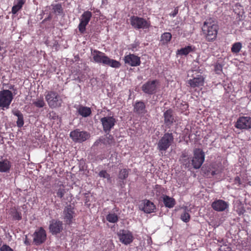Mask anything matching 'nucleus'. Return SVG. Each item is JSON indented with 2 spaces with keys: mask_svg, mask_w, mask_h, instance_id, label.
Here are the masks:
<instances>
[{
  "mask_svg": "<svg viewBox=\"0 0 251 251\" xmlns=\"http://www.w3.org/2000/svg\"><path fill=\"white\" fill-rule=\"evenodd\" d=\"M219 26L212 18L207 19L202 26V32L208 42H213L217 36Z\"/></svg>",
  "mask_w": 251,
  "mask_h": 251,
  "instance_id": "1",
  "label": "nucleus"
},
{
  "mask_svg": "<svg viewBox=\"0 0 251 251\" xmlns=\"http://www.w3.org/2000/svg\"><path fill=\"white\" fill-rule=\"evenodd\" d=\"M45 98L49 106L51 108L59 107L61 106L62 100L60 96L55 91H50L47 92Z\"/></svg>",
  "mask_w": 251,
  "mask_h": 251,
  "instance_id": "2",
  "label": "nucleus"
},
{
  "mask_svg": "<svg viewBox=\"0 0 251 251\" xmlns=\"http://www.w3.org/2000/svg\"><path fill=\"white\" fill-rule=\"evenodd\" d=\"M13 99V95L11 91L3 90L0 91V107L3 110L9 108Z\"/></svg>",
  "mask_w": 251,
  "mask_h": 251,
  "instance_id": "3",
  "label": "nucleus"
},
{
  "mask_svg": "<svg viewBox=\"0 0 251 251\" xmlns=\"http://www.w3.org/2000/svg\"><path fill=\"white\" fill-rule=\"evenodd\" d=\"M130 23L131 26L135 29H146L151 26L150 21L137 16H131L130 18Z\"/></svg>",
  "mask_w": 251,
  "mask_h": 251,
  "instance_id": "4",
  "label": "nucleus"
},
{
  "mask_svg": "<svg viewBox=\"0 0 251 251\" xmlns=\"http://www.w3.org/2000/svg\"><path fill=\"white\" fill-rule=\"evenodd\" d=\"M174 139L172 133H165L157 143V149L160 151H166L173 143Z\"/></svg>",
  "mask_w": 251,
  "mask_h": 251,
  "instance_id": "5",
  "label": "nucleus"
},
{
  "mask_svg": "<svg viewBox=\"0 0 251 251\" xmlns=\"http://www.w3.org/2000/svg\"><path fill=\"white\" fill-rule=\"evenodd\" d=\"M193 154L191 160L192 166L194 169H198L201 168L204 161V152L201 149H195L194 150Z\"/></svg>",
  "mask_w": 251,
  "mask_h": 251,
  "instance_id": "6",
  "label": "nucleus"
},
{
  "mask_svg": "<svg viewBox=\"0 0 251 251\" xmlns=\"http://www.w3.org/2000/svg\"><path fill=\"white\" fill-rule=\"evenodd\" d=\"M70 136L74 142L82 143L90 137V134L85 131L76 129L70 132Z\"/></svg>",
  "mask_w": 251,
  "mask_h": 251,
  "instance_id": "7",
  "label": "nucleus"
},
{
  "mask_svg": "<svg viewBox=\"0 0 251 251\" xmlns=\"http://www.w3.org/2000/svg\"><path fill=\"white\" fill-rule=\"evenodd\" d=\"M117 236L119 241L125 245H129L134 240L132 233L128 230H120L117 232Z\"/></svg>",
  "mask_w": 251,
  "mask_h": 251,
  "instance_id": "8",
  "label": "nucleus"
},
{
  "mask_svg": "<svg viewBox=\"0 0 251 251\" xmlns=\"http://www.w3.org/2000/svg\"><path fill=\"white\" fill-rule=\"evenodd\" d=\"M92 13L90 11H84L79 18V24L78 25L79 31L83 34L85 32L86 27L91 20Z\"/></svg>",
  "mask_w": 251,
  "mask_h": 251,
  "instance_id": "9",
  "label": "nucleus"
},
{
  "mask_svg": "<svg viewBox=\"0 0 251 251\" xmlns=\"http://www.w3.org/2000/svg\"><path fill=\"white\" fill-rule=\"evenodd\" d=\"M103 130L106 133H109L110 130L114 127L116 120L113 116L104 117L100 119Z\"/></svg>",
  "mask_w": 251,
  "mask_h": 251,
  "instance_id": "10",
  "label": "nucleus"
},
{
  "mask_svg": "<svg viewBox=\"0 0 251 251\" xmlns=\"http://www.w3.org/2000/svg\"><path fill=\"white\" fill-rule=\"evenodd\" d=\"M33 236V242L36 245H39L44 243L47 239L46 232L42 227L36 230Z\"/></svg>",
  "mask_w": 251,
  "mask_h": 251,
  "instance_id": "11",
  "label": "nucleus"
},
{
  "mask_svg": "<svg viewBox=\"0 0 251 251\" xmlns=\"http://www.w3.org/2000/svg\"><path fill=\"white\" fill-rule=\"evenodd\" d=\"M235 126L240 129L251 128V117L248 116L239 117L235 123Z\"/></svg>",
  "mask_w": 251,
  "mask_h": 251,
  "instance_id": "12",
  "label": "nucleus"
},
{
  "mask_svg": "<svg viewBox=\"0 0 251 251\" xmlns=\"http://www.w3.org/2000/svg\"><path fill=\"white\" fill-rule=\"evenodd\" d=\"M63 228L62 221L57 219H52L50 221L49 230L53 235L61 232Z\"/></svg>",
  "mask_w": 251,
  "mask_h": 251,
  "instance_id": "13",
  "label": "nucleus"
},
{
  "mask_svg": "<svg viewBox=\"0 0 251 251\" xmlns=\"http://www.w3.org/2000/svg\"><path fill=\"white\" fill-rule=\"evenodd\" d=\"M124 61L126 64L132 67L138 66L141 64L140 58L134 54H129L125 55Z\"/></svg>",
  "mask_w": 251,
  "mask_h": 251,
  "instance_id": "14",
  "label": "nucleus"
},
{
  "mask_svg": "<svg viewBox=\"0 0 251 251\" xmlns=\"http://www.w3.org/2000/svg\"><path fill=\"white\" fill-rule=\"evenodd\" d=\"M212 208L216 211L223 212L228 208V203L222 200H216L211 204Z\"/></svg>",
  "mask_w": 251,
  "mask_h": 251,
  "instance_id": "15",
  "label": "nucleus"
},
{
  "mask_svg": "<svg viewBox=\"0 0 251 251\" xmlns=\"http://www.w3.org/2000/svg\"><path fill=\"white\" fill-rule=\"evenodd\" d=\"M91 55L95 63L104 65L107 57L104 53L97 50L91 49Z\"/></svg>",
  "mask_w": 251,
  "mask_h": 251,
  "instance_id": "16",
  "label": "nucleus"
},
{
  "mask_svg": "<svg viewBox=\"0 0 251 251\" xmlns=\"http://www.w3.org/2000/svg\"><path fill=\"white\" fill-rule=\"evenodd\" d=\"M156 82L155 80L147 82L142 85V91L148 94H153L156 89Z\"/></svg>",
  "mask_w": 251,
  "mask_h": 251,
  "instance_id": "17",
  "label": "nucleus"
},
{
  "mask_svg": "<svg viewBox=\"0 0 251 251\" xmlns=\"http://www.w3.org/2000/svg\"><path fill=\"white\" fill-rule=\"evenodd\" d=\"M63 213L66 223L68 225H71L73 222V219L75 214L74 207L71 205H67L65 207Z\"/></svg>",
  "mask_w": 251,
  "mask_h": 251,
  "instance_id": "18",
  "label": "nucleus"
},
{
  "mask_svg": "<svg viewBox=\"0 0 251 251\" xmlns=\"http://www.w3.org/2000/svg\"><path fill=\"white\" fill-rule=\"evenodd\" d=\"M164 124L168 128H171L173 123L176 122L173 114V111L169 109L164 112Z\"/></svg>",
  "mask_w": 251,
  "mask_h": 251,
  "instance_id": "19",
  "label": "nucleus"
},
{
  "mask_svg": "<svg viewBox=\"0 0 251 251\" xmlns=\"http://www.w3.org/2000/svg\"><path fill=\"white\" fill-rule=\"evenodd\" d=\"M204 77L202 75H199L188 80V84L192 88L202 86L204 84Z\"/></svg>",
  "mask_w": 251,
  "mask_h": 251,
  "instance_id": "20",
  "label": "nucleus"
},
{
  "mask_svg": "<svg viewBox=\"0 0 251 251\" xmlns=\"http://www.w3.org/2000/svg\"><path fill=\"white\" fill-rule=\"evenodd\" d=\"M143 203L144 206L142 207V210L145 213L148 214L152 213L156 209V206L154 204L148 200H144L143 201Z\"/></svg>",
  "mask_w": 251,
  "mask_h": 251,
  "instance_id": "21",
  "label": "nucleus"
},
{
  "mask_svg": "<svg viewBox=\"0 0 251 251\" xmlns=\"http://www.w3.org/2000/svg\"><path fill=\"white\" fill-rule=\"evenodd\" d=\"M196 50L195 46L192 45L187 46L184 48L178 50L176 51V54L179 55L186 56L191 52H194Z\"/></svg>",
  "mask_w": 251,
  "mask_h": 251,
  "instance_id": "22",
  "label": "nucleus"
},
{
  "mask_svg": "<svg viewBox=\"0 0 251 251\" xmlns=\"http://www.w3.org/2000/svg\"><path fill=\"white\" fill-rule=\"evenodd\" d=\"M191 158H190L186 152H182L180 161L183 166L186 168H189L192 166Z\"/></svg>",
  "mask_w": 251,
  "mask_h": 251,
  "instance_id": "23",
  "label": "nucleus"
},
{
  "mask_svg": "<svg viewBox=\"0 0 251 251\" xmlns=\"http://www.w3.org/2000/svg\"><path fill=\"white\" fill-rule=\"evenodd\" d=\"M77 112L80 115L83 117L89 116L92 113L91 109L90 107L83 105L78 106V107L77 108Z\"/></svg>",
  "mask_w": 251,
  "mask_h": 251,
  "instance_id": "24",
  "label": "nucleus"
},
{
  "mask_svg": "<svg viewBox=\"0 0 251 251\" xmlns=\"http://www.w3.org/2000/svg\"><path fill=\"white\" fill-rule=\"evenodd\" d=\"M134 111L139 114H145L146 110L144 102L142 101L136 102L134 105Z\"/></svg>",
  "mask_w": 251,
  "mask_h": 251,
  "instance_id": "25",
  "label": "nucleus"
},
{
  "mask_svg": "<svg viewBox=\"0 0 251 251\" xmlns=\"http://www.w3.org/2000/svg\"><path fill=\"white\" fill-rule=\"evenodd\" d=\"M162 198L164 204L166 207L171 208L175 205L176 202L173 198L167 195L164 196Z\"/></svg>",
  "mask_w": 251,
  "mask_h": 251,
  "instance_id": "26",
  "label": "nucleus"
},
{
  "mask_svg": "<svg viewBox=\"0 0 251 251\" xmlns=\"http://www.w3.org/2000/svg\"><path fill=\"white\" fill-rule=\"evenodd\" d=\"M104 65H107L114 68H119L120 67L121 64L119 61L110 59L107 56Z\"/></svg>",
  "mask_w": 251,
  "mask_h": 251,
  "instance_id": "27",
  "label": "nucleus"
},
{
  "mask_svg": "<svg viewBox=\"0 0 251 251\" xmlns=\"http://www.w3.org/2000/svg\"><path fill=\"white\" fill-rule=\"evenodd\" d=\"M11 166L10 162L7 160L0 161V172H8Z\"/></svg>",
  "mask_w": 251,
  "mask_h": 251,
  "instance_id": "28",
  "label": "nucleus"
},
{
  "mask_svg": "<svg viewBox=\"0 0 251 251\" xmlns=\"http://www.w3.org/2000/svg\"><path fill=\"white\" fill-rule=\"evenodd\" d=\"M172 38V34L170 32H165L162 34L160 38V42L163 44H167Z\"/></svg>",
  "mask_w": 251,
  "mask_h": 251,
  "instance_id": "29",
  "label": "nucleus"
},
{
  "mask_svg": "<svg viewBox=\"0 0 251 251\" xmlns=\"http://www.w3.org/2000/svg\"><path fill=\"white\" fill-rule=\"evenodd\" d=\"M25 2V0H17L16 4H15L12 8V12L13 14H16L19 11L22 7L23 5Z\"/></svg>",
  "mask_w": 251,
  "mask_h": 251,
  "instance_id": "30",
  "label": "nucleus"
},
{
  "mask_svg": "<svg viewBox=\"0 0 251 251\" xmlns=\"http://www.w3.org/2000/svg\"><path fill=\"white\" fill-rule=\"evenodd\" d=\"M100 141L104 145H110L114 142V139L111 135L107 133L106 136L102 139H100Z\"/></svg>",
  "mask_w": 251,
  "mask_h": 251,
  "instance_id": "31",
  "label": "nucleus"
},
{
  "mask_svg": "<svg viewBox=\"0 0 251 251\" xmlns=\"http://www.w3.org/2000/svg\"><path fill=\"white\" fill-rule=\"evenodd\" d=\"M242 48V45L241 42H236L232 45L231 51L234 54H237L240 51Z\"/></svg>",
  "mask_w": 251,
  "mask_h": 251,
  "instance_id": "32",
  "label": "nucleus"
},
{
  "mask_svg": "<svg viewBox=\"0 0 251 251\" xmlns=\"http://www.w3.org/2000/svg\"><path fill=\"white\" fill-rule=\"evenodd\" d=\"M118 219V216L115 213H109L106 216V220L110 223H117Z\"/></svg>",
  "mask_w": 251,
  "mask_h": 251,
  "instance_id": "33",
  "label": "nucleus"
},
{
  "mask_svg": "<svg viewBox=\"0 0 251 251\" xmlns=\"http://www.w3.org/2000/svg\"><path fill=\"white\" fill-rule=\"evenodd\" d=\"M129 171V169H123L121 170L118 176L119 179L122 180L126 179L128 176Z\"/></svg>",
  "mask_w": 251,
  "mask_h": 251,
  "instance_id": "34",
  "label": "nucleus"
},
{
  "mask_svg": "<svg viewBox=\"0 0 251 251\" xmlns=\"http://www.w3.org/2000/svg\"><path fill=\"white\" fill-rule=\"evenodd\" d=\"M33 104L38 108H42L46 104L43 97H41L40 98L37 99L34 101H33Z\"/></svg>",
  "mask_w": 251,
  "mask_h": 251,
  "instance_id": "35",
  "label": "nucleus"
},
{
  "mask_svg": "<svg viewBox=\"0 0 251 251\" xmlns=\"http://www.w3.org/2000/svg\"><path fill=\"white\" fill-rule=\"evenodd\" d=\"M66 192V191L64 188V186L63 185H60L56 191V196L60 199H62Z\"/></svg>",
  "mask_w": 251,
  "mask_h": 251,
  "instance_id": "36",
  "label": "nucleus"
},
{
  "mask_svg": "<svg viewBox=\"0 0 251 251\" xmlns=\"http://www.w3.org/2000/svg\"><path fill=\"white\" fill-rule=\"evenodd\" d=\"M155 194L157 196H164L165 189L160 185H156L155 188Z\"/></svg>",
  "mask_w": 251,
  "mask_h": 251,
  "instance_id": "37",
  "label": "nucleus"
},
{
  "mask_svg": "<svg viewBox=\"0 0 251 251\" xmlns=\"http://www.w3.org/2000/svg\"><path fill=\"white\" fill-rule=\"evenodd\" d=\"M52 9L54 13L57 14H60L62 13L63 9L62 5L60 3L52 5Z\"/></svg>",
  "mask_w": 251,
  "mask_h": 251,
  "instance_id": "38",
  "label": "nucleus"
},
{
  "mask_svg": "<svg viewBox=\"0 0 251 251\" xmlns=\"http://www.w3.org/2000/svg\"><path fill=\"white\" fill-rule=\"evenodd\" d=\"M180 218L184 222L187 223L190 221V215L188 212L185 211L181 215Z\"/></svg>",
  "mask_w": 251,
  "mask_h": 251,
  "instance_id": "39",
  "label": "nucleus"
},
{
  "mask_svg": "<svg viewBox=\"0 0 251 251\" xmlns=\"http://www.w3.org/2000/svg\"><path fill=\"white\" fill-rule=\"evenodd\" d=\"M99 175L100 177L107 178L108 180H110L111 178L110 175L108 174L105 170L100 171L99 173Z\"/></svg>",
  "mask_w": 251,
  "mask_h": 251,
  "instance_id": "40",
  "label": "nucleus"
},
{
  "mask_svg": "<svg viewBox=\"0 0 251 251\" xmlns=\"http://www.w3.org/2000/svg\"><path fill=\"white\" fill-rule=\"evenodd\" d=\"M24 124V117L23 115H22L20 116V117H18V120L17 121V125L18 127H21L23 126Z\"/></svg>",
  "mask_w": 251,
  "mask_h": 251,
  "instance_id": "41",
  "label": "nucleus"
},
{
  "mask_svg": "<svg viewBox=\"0 0 251 251\" xmlns=\"http://www.w3.org/2000/svg\"><path fill=\"white\" fill-rule=\"evenodd\" d=\"M215 71L216 74H219L222 71V66L219 63L215 64L214 67Z\"/></svg>",
  "mask_w": 251,
  "mask_h": 251,
  "instance_id": "42",
  "label": "nucleus"
},
{
  "mask_svg": "<svg viewBox=\"0 0 251 251\" xmlns=\"http://www.w3.org/2000/svg\"><path fill=\"white\" fill-rule=\"evenodd\" d=\"M0 251H13V250L8 245H3L0 248Z\"/></svg>",
  "mask_w": 251,
  "mask_h": 251,
  "instance_id": "43",
  "label": "nucleus"
},
{
  "mask_svg": "<svg viewBox=\"0 0 251 251\" xmlns=\"http://www.w3.org/2000/svg\"><path fill=\"white\" fill-rule=\"evenodd\" d=\"M13 218L15 220H20L22 219V216L20 213L16 211L13 216Z\"/></svg>",
  "mask_w": 251,
  "mask_h": 251,
  "instance_id": "44",
  "label": "nucleus"
},
{
  "mask_svg": "<svg viewBox=\"0 0 251 251\" xmlns=\"http://www.w3.org/2000/svg\"><path fill=\"white\" fill-rule=\"evenodd\" d=\"M12 113L15 116H17V117H20V116L23 115V114L18 110L13 111Z\"/></svg>",
  "mask_w": 251,
  "mask_h": 251,
  "instance_id": "45",
  "label": "nucleus"
},
{
  "mask_svg": "<svg viewBox=\"0 0 251 251\" xmlns=\"http://www.w3.org/2000/svg\"><path fill=\"white\" fill-rule=\"evenodd\" d=\"M234 183L235 184L238 183L239 185L241 184V180L239 176H237L234 179Z\"/></svg>",
  "mask_w": 251,
  "mask_h": 251,
  "instance_id": "46",
  "label": "nucleus"
},
{
  "mask_svg": "<svg viewBox=\"0 0 251 251\" xmlns=\"http://www.w3.org/2000/svg\"><path fill=\"white\" fill-rule=\"evenodd\" d=\"M177 10H175L174 12L173 13L171 14L170 15L173 17H175L177 14Z\"/></svg>",
  "mask_w": 251,
  "mask_h": 251,
  "instance_id": "47",
  "label": "nucleus"
},
{
  "mask_svg": "<svg viewBox=\"0 0 251 251\" xmlns=\"http://www.w3.org/2000/svg\"><path fill=\"white\" fill-rule=\"evenodd\" d=\"M217 174V172L216 171H212L211 172V174L212 176H214L215 175H216Z\"/></svg>",
  "mask_w": 251,
  "mask_h": 251,
  "instance_id": "48",
  "label": "nucleus"
},
{
  "mask_svg": "<svg viewBox=\"0 0 251 251\" xmlns=\"http://www.w3.org/2000/svg\"><path fill=\"white\" fill-rule=\"evenodd\" d=\"M249 91L251 93V81L249 84Z\"/></svg>",
  "mask_w": 251,
  "mask_h": 251,
  "instance_id": "49",
  "label": "nucleus"
},
{
  "mask_svg": "<svg viewBox=\"0 0 251 251\" xmlns=\"http://www.w3.org/2000/svg\"><path fill=\"white\" fill-rule=\"evenodd\" d=\"M25 244H27V241H25Z\"/></svg>",
  "mask_w": 251,
  "mask_h": 251,
  "instance_id": "50",
  "label": "nucleus"
},
{
  "mask_svg": "<svg viewBox=\"0 0 251 251\" xmlns=\"http://www.w3.org/2000/svg\"><path fill=\"white\" fill-rule=\"evenodd\" d=\"M1 50V47H0V50Z\"/></svg>",
  "mask_w": 251,
  "mask_h": 251,
  "instance_id": "51",
  "label": "nucleus"
}]
</instances>
